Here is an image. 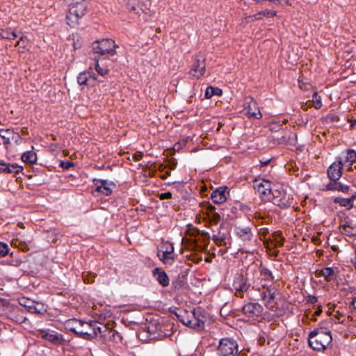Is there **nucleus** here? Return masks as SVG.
Masks as SVG:
<instances>
[{"instance_id": "c03bdc74", "label": "nucleus", "mask_w": 356, "mask_h": 356, "mask_svg": "<svg viewBox=\"0 0 356 356\" xmlns=\"http://www.w3.org/2000/svg\"><path fill=\"white\" fill-rule=\"evenodd\" d=\"M313 100L314 101V108L318 109L321 107L322 104L320 100V97L318 96L316 92H314L313 95Z\"/></svg>"}, {"instance_id": "2eb2a0df", "label": "nucleus", "mask_w": 356, "mask_h": 356, "mask_svg": "<svg viewBox=\"0 0 356 356\" xmlns=\"http://www.w3.org/2000/svg\"><path fill=\"white\" fill-rule=\"evenodd\" d=\"M236 234L238 238L243 242V245H250L253 239V234L251 228L249 227H237L236 229Z\"/></svg>"}, {"instance_id": "9b49d317", "label": "nucleus", "mask_w": 356, "mask_h": 356, "mask_svg": "<svg viewBox=\"0 0 356 356\" xmlns=\"http://www.w3.org/2000/svg\"><path fill=\"white\" fill-rule=\"evenodd\" d=\"M244 109L250 118L260 119L262 115L258 108L257 103L251 97H247L244 100Z\"/></svg>"}, {"instance_id": "37998d69", "label": "nucleus", "mask_w": 356, "mask_h": 356, "mask_svg": "<svg viewBox=\"0 0 356 356\" xmlns=\"http://www.w3.org/2000/svg\"><path fill=\"white\" fill-rule=\"evenodd\" d=\"M226 238L225 234H220V233L217 235L213 236V240L218 245H221L224 240Z\"/></svg>"}, {"instance_id": "1a4fd4ad", "label": "nucleus", "mask_w": 356, "mask_h": 356, "mask_svg": "<svg viewBox=\"0 0 356 356\" xmlns=\"http://www.w3.org/2000/svg\"><path fill=\"white\" fill-rule=\"evenodd\" d=\"M205 70V58L200 55L197 56L192 65L189 74L198 79L204 74Z\"/></svg>"}, {"instance_id": "423d86ee", "label": "nucleus", "mask_w": 356, "mask_h": 356, "mask_svg": "<svg viewBox=\"0 0 356 356\" xmlns=\"http://www.w3.org/2000/svg\"><path fill=\"white\" fill-rule=\"evenodd\" d=\"M250 287L248 279L241 273H236L233 279L232 289L235 290V295L243 298L244 292H246Z\"/></svg>"}, {"instance_id": "f257e3e1", "label": "nucleus", "mask_w": 356, "mask_h": 356, "mask_svg": "<svg viewBox=\"0 0 356 356\" xmlns=\"http://www.w3.org/2000/svg\"><path fill=\"white\" fill-rule=\"evenodd\" d=\"M332 341L331 332L322 327L314 329L308 336L309 346L318 351H323L327 349L331 345Z\"/></svg>"}, {"instance_id": "ea45409f", "label": "nucleus", "mask_w": 356, "mask_h": 356, "mask_svg": "<svg viewBox=\"0 0 356 356\" xmlns=\"http://www.w3.org/2000/svg\"><path fill=\"white\" fill-rule=\"evenodd\" d=\"M9 247L8 245L3 242H0V256L6 257L9 253Z\"/></svg>"}, {"instance_id": "0eeeda50", "label": "nucleus", "mask_w": 356, "mask_h": 356, "mask_svg": "<svg viewBox=\"0 0 356 356\" xmlns=\"http://www.w3.org/2000/svg\"><path fill=\"white\" fill-rule=\"evenodd\" d=\"M174 247L172 243L165 242L161 245L158 252V257L164 264H172L175 259L173 257Z\"/></svg>"}, {"instance_id": "b1692460", "label": "nucleus", "mask_w": 356, "mask_h": 356, "mask_svg": "<svg viewBox=\"0 0 356 356\" xmlns=\"http://www.w3.org/2000/svg\"><path fill=\"white\" fill-rule=\"evenodd\" d=\"M276 11L273 10H264L263 11L258 12L252 16H248L245 17V19H250L251 21L259 20L263 17H273L276 15Z\"/></svg>"}, {"instance_id": "c85d7f7f", "label": "nucleus", "mask_w": 356, "mask_h": 356, "mask_svg": "<svg viewBox=\"0 0 356 356\" xmlns=\"http://www.w3.org/2000/svg\"><path fill=\"white\" fill-rule=\"evenodd\" d=\"M271 237L272 238H269V240L272 243H274V245L275 247H282L283 245L285 238L282 236V232H280V231L275 232L272 234Z\"/></svg>"}, {"instance_id": "864d4df0", "label": "nucleus", "mask_w": 356, "mask_h": 356, "mask_svg": "<svg viewBox=\"0 0 356 356\" xmlns=\"http://www.w3.org/2000/svg\"><path fill=\"white\" fill-rule=\"evenodd\" d=\"M351 305H353V307L356 309V297L354 298L353 299V300L351 301Z\"/></svg>"}, {"instance_id": "f03ea898", "label": "nucleus", "mask_w": 356, "mask_h": 356, "mask_svg": "<svg viewBox=\"0 0 356 356\" xmlns=\"http://www.w3.org/2000/svg\"><path fill=\"white\" fill-rule=\"evenodd\" d=\"M238 343L234 339L222 338L219 341L217 353L219 356H236L238 353Z\"/></svg>"}, {"instance_id": "a19ab883", "label": "nucleus", "mask_w": 356, "mask_h": 356, "mask_svg": "<svg viewBox=\"0 0 356 356\" xmlns=\"http://www.w3.org/2000/svg\"><path fill=\"white\" fill-rule=\"evenodd\" d=\"M350 187L347 185L343 184L341 183H336L334 184V189L337 190L339 191H341L343 193H348Z\"/></svg>"}, {"instance_id": "4be33fe9", "label": "nucleus", "mask_w": 356, "mask_h": 356, "mask_svg": "<svg viewBox=\"0 0 356 356\" xmlns=\"http://www.w3.org/2000/svg\"><path fill=\"white\" fill-rule=\"evenodd\" d=\"M95 185L97 186L96 191L101 193L106 196L110 195L112 193V188L110 187V184L107 181L104 180H94Z\"/></svg>"}, {"instance_id": "4d7b16f0", "label": "nucleus", "mask_w": 356, "mask_h": 356, "mask_svg": "<svg viewBox=\"0 0 356 356\" xmlns=\"http://www.w3.org/2000/svg\"><path fill=\"white\" fill-rule=\"evenodd\" d=\"M222 122H219V124H218V128H217V130H218H218H220V128L221 127V126H222Z\"/></svg>"}, {"instance_id": "a211bd4d", "label": "nucleus", "mask_w": 356, "mask_h": 356, "mask_svg": "<svg viewBox=\"0 0 356 356\" xmlns=\"http://www.w3.org/2000/svg\"><path fill=\"white\" fill-rule=\"evenodd\" d=\"M227 186H222L213 191L211 195V198L215 204H222L227 200Z\"/></svg>"}, {"instance_id": "f3484780", "label": "nucleus", "mask_w": 356, "mask_h": 356, "mask_svg": "<svg viewBox=\"0 0 356 356\" xmlns=\"http://www.w3.org/2000/svg\"><path fill=\"white\" fill-rule=\"evenodd\" d=\"M316 275L318 277H323L327 282H331L337 278L338 270L337 268L333 267L324 268L321 270H318L316 272Z\"/></svg>"}, {"instance_id": "bf43d9fd", "label": "nucleus", "mask_w": 356, "mask_h": 356, "mask_svg": "<svg viewBox=\"0 0 356 356\" xmlns=\"http://www.w3.org/2000/svg\"><path fill=\"white\" fill-rule=\"evenodd\" d=\"M4 130H5V129H0V136H1L2 133H3L2 131H4Z\"/></svg>"}, {"instance_id": "0e129e2a", "label": "nucleus", "mask_w": 356, "mask_h": 356, "mask_svg": "<svg viewBox=\"0 0 356 356\" xmlns=\"http://www.w3.org/2000/svg\"><path fill=\"white\" fill-rule=\"evenodd\" d=\"M287 122H288V120H284L283 121V122H284V124H286Z\"/></svg>"}, {"instance_id": "9d476101", "label": "nucleus", "mask_w": 356, "mask_h": 356, "mask_svg": "<svg viewBox=\"0 0 356 356\" xmlns=\"http://www.w3.org/2000/svg\"><path fill=\"white\" fill-rule=\"evenodd\" d=\"M242 312L249 318L254 320L258 317L261 316L263 307L259 303L249 302L243 307Z\"/></svg>"}, {"instance_id": "79ce46f5", "label": "nucleus", "mask_w": 356, "mask_h": 356, "mask_svg": "<svg viewBox=\"0 0 356 356\" xmlns=\"http://www.w3.org/2000/svg\"><path fill=\"white\" fill-rule=\"evenodd\" d=\"M26 39L27 37L25 35L22 34L20 36L19 40L16 42L15 47L19 46L20 48L25 49L26 47Z\"/></svg>"}, {"instance_id": "2f4dec72", "label": "nucleus", "mask_w": 356, "mask_h": 356, "mask_svg": "<svg viewBox=\"0 0 356 356\" xmlns=\"http://www.w3.org/2000/svg\"><path fill=\"white\" fill-rule=\"evenodd\" d=\"M340 231L342 234L349 236L356 235V227L348 224H343L339 227Z\"/></svg>"}, {"instance_id": "a878e982", "label": "nucleus", "mask_w": 356, "mask_h": 356, "mask_svg": "<svg viewBox=\"0 0 356 356\" xmlns=\"http://www.w3.org/2000/svg\"><path fill=\"white\" fill-rule=\"evenodd\" d=\"M92 330L95 332V338L99 334L102 336H106V332H112V330L106 325L101 324L97 321H92Z\"/></svg>"}, {"instance_id": "bb28decb", "label": "nucleus", "mask_w": 356, "mask_h": 356, "mask_svg": "<svg viewBox=\"0 0 356 356\" xmlns=\"http://www.w3.org/2000/svg\"><path fill=\"white\" fill-rule=\"evenodd\" d=\"M346 155L342 158V164L351 165L356 161V151L354 149H346Z\"/></svg>"}, {"instance_id": "5701e85b", "label": "nucleus", "mask_w": 356, "mask_h": 356, "mask_svg": "<svg viewBox=\"0 0 356 356\" xmlns=\"http://www.w3.org/2000/svg\"><path fill=\"white\" fill-rule=\"evenodd\" d=\"M39 335L42 339L47 340L53 343L60 342L61 335H58L55 332H48L45 330H39Z\"/></svg>"}, {"instance_id": "7c9ffc66", "label": "nucleus", "mask_w": 356, "mask_h": 356, "mask_svg": "<svg viewBox=\"0 0 356 356\" xmlns=\"http://www.w3.org/2000/svg\"><path fill=\"white\" fill-rule=\"evenodd\" d=\"M0 35L2 38L7 40H15L18 35L13 31L10 28H6L4 29H1L0 31Z\"/></svg>"}, {"instance_id": "69168bd1", "label": "nucleus", "mask_w": 356, "mask_h": 356, "mask_svg": "<svg viewBox=\"0 0 356 356\" xmlns=\"http://www.w3.org/2000/svg\"><path fill=\"white\" fill-rule=\"evenodd\" d=\"M352 170V167H351V166H350V167L348 168V170Z\"/></svg>"}, {"instance_id": "8fccbe9b", "label": "nucleus", "mask_w": 356, "mask_h": 356, "mask_svg": "<svg viewBox=\"0 0 356 356\" xmlns=\"http://www.w3.org/2000/svg\"><path fill=\"white\" fill-rule=\"evenodd\" d=\"M307 302L310 304H315L318 302V298L314 296H308L307 298Z\"/></svg>"}, {"instance_id": "4c0bfd02", "label": "nucleus", "mask_w": 356, "mask_h": 356, "mask_svg": "<svg viewBox=\"0 0 356 356\" xmlns=\"http://www.w3.org/2000/svg\"><path fill=\"white\" fill-rule=\"evenodd\" d=\"M1 138L4 145L10 143L11 141V134H13V129H7L2 131Z\"/></svg>"}, {"instance_id": "338daca9", "label": "nucleus", "mask_w": 356, "mask_h": 356, "mask_svg": "<svg viewBox=\"0 0 356 356\" xmlns=\"http://www.w3.org/2000/svg\"><path fill=\"white\" fill-rule=\"evenodd\" d=\"M170 175V172H166L165 175Z\"/></svg>"}, {"instance_id": "13d9d810", "label": "nucleus", "mask_w": 356, "mask_h": 356, "mask_svg": "<svg viewBox=\"0 0 356 356\" xmlns=\"http://www.w3.org/2000/svg\"><path fill=\"white\" fill-rule=\"evenodd\" d=\"M26 301H27L26 300H24V303L20 302V304H21V305H24V306H26Z\"/></svg>"}, {"instance_id": "c756f323", "label": "nucleus", "mask_w": 356, "mask_h": 356, "mask_svg": "<svg viewBox=\"0 0 356 356\" xmlns=\"http://www.w3.org/2000/svg\"><path fill=\"white\" fill-rule=\"evenodd\" d=\"M21 159L25 163L33 164L37 161V155L33 150L27 151L22 155Z\"/></svg>"}, {"instance_id": "393cba45", "label": "nucleus", "mask_w": 356, "mask_h": 356, "mask_svg": "<svg viewBox=\"0 0 356 356\" xmlns=\"http://www.w3.org/2000/svg\"><path fill=\"white\" fill-rule=\"evenodd\" d=\"M356 200V191L349 198L335 197L334 202L339 204L341 207L350 209L353 207V202Z\"/></svg>"}, {"instance_id": "09e8293b", "label": "nucleus", "mask_w": 356, "mask_h": 356, "mask_svg": "<svg viewBox=\"0 0 356 356\" xmlns=\"http://www.w3.org/2000/svg\"><path fill=\"white\" fill-rule=\"evenodd\" d=\"M60 165L63 168L69 169L74 165V163L72 161H65V162L63 161L61 163Z\"/></svg>"}, {"instance_id": "a18cd8bd", "label": "nucleus", "mask_w": 356, "mask_h": 356, "mask_svg": "<svg viewBox=\"0 0 356 356\" xmlns=\"http://www.w3.org/2000/svg\"><path fill=\"white\" fill-rule=\"evenodd\" d=\"M22 140V138L20 136V135L13 130V134H11V140L14 141L16 144L19 145Z\"/></svg>"}, {"instance_id": "aec40b11", "label": "nucleus", "mask_w": 356, "mask_h": 356, "mask_svg": "<svg viewBox=\"0 0 356 356\" xmlns=\"http://www.w3.org/2000/svg\"><path fill=\"white\" fill-rule=\"evenodd\" d=\"M153 275L156 277V280L162 286H167L169 285V277L164 270L159 268H156L152 271Z\"/></svg>"}, {"instance_id": "603ef678", "label": "nucleus", "mask_w": 356, "mask_h": 356, "mask_svg": "<svg viewBox=\"0 0 356 356\" xmlns=\"http://www.w3.org/2000/svg\"><path fill=\"white\" fill-rule=\"evenodd\" d=\"M22 134L25 135L28 133V129L26 127H23L21 130Z\"/></svg>"}, {"instance_id": "3c124183", "label": "nucleus", "mask_w": 356, "mask_h": 356, "mask_svg": "<svg viewBox=\"0 0 356 356\" xmlns=\"http://www.w3.org/2000/svg\"><path fill=\"white\" fill-rule=\"evenodd\" d=\"M134 156L136 161H139L143 158V154L140 152H137L134 154Z\"/></svg>"}, {"instance_id": "49530a36", "label": "nucleus", "mask_w": 356, "mask_h": 356, "mask_svg": "<svg viewBox=\"0 0 356 356\" xmlns=\"http://www.w3.org/2000/svg\"><path fill=\"white\" fill-rule=\"evenodd\" d=\"M334 317L338 320V322L343 323L345 321V315L339 311H336Z\"/></svg>"}, {"instance_id": "c9c22d12", "label": "nucleus", "mask_w": 356, "mask_h": 356, "mask_svg": "<svg viewBox=\"0 0 356 356\" xmlns=\"http://www.w3.org/2000/svg\"><path fill=\"white\" fill-rule=\"evenodd\" d=\"M221 94H222V90L220 89H219L218 88H214L212 86H209L207 88V90L205 91V97L207 99H209L214 95H220Z\"/></svg>"}, {"instance_id": "72a5a7b5", "label": "nucleus", "mask_w": 356, "mask_h": 356, "mask_svg": "<svg viewBox=\"0 0 356 356\" xmlns=\"http://www.w3.org/2000/svg\"><path fill=\"white\" fill-rule=\"evenodd\" d=\"M321 313L322 309L320 307L317 308L314 313H312V312H307L302 318V321L306 322L309 319L315 321L316 320L315 316H319Z\"/></svg>"}, {"instance_id": "e433bc0d", "label": "nucleus", "mask_w": 356, "mask_h": 356, "mask_svg": "<svg viewBox=\"0 0 356 356\" xmlns=\"http://www.w3.org/2000/svg\"><path fill=\"white\" fill-rule=\"evenodd\" d=\"M286 195H284L282 198L274 197L273 202L275 204H277L281 207L286 208L290 205L289 200H286Z\"/></svg>"}, {"instance_id": "20e7f679", "label": "nucleus", "mask_w": 356, "mask_h": 356, "mask_svg": "<svg viewBox=\"0 0 356 356\" xmlns=\"http://www.w3.org/2000/svg\"><path fill=\"white\" fill-rule=\"evenodd\" d=\"M116 47L117 45L112 39H103L92 43V50L95 53L100 55H114L116 53Z\"/></svg>"}, {"instance_id": "dca6fc26", "label": "nucleus", "mask_w": 356, "mask_h": 356, "mask_svg": "<svg viewBox=\"0 0 356 356\" xmlns=\"http://www.w3.org/2000/svg\"><path fill=\"white\" fill-rule=\"evenodd\" d=\"M23 170V168L17 163H7L0 161V173L16 175Z\"/></svg>"}, {"instance_id": "58836bf2", "label": "nucleus", "mask_w": 356, "mask_h": 356, "mask_svg": "<svg viewBox=\"0 0 356 356\" xmlns=\"http://www.w3.org/2000/svg\"><path fill=\"white\" fill-rule=\"evenodd\" d=\"M94 68L95 70H96V72L101 76H104L105 75H106L108 72V69L105 67V66H102L101 67L99 63V60H97L95 63V66H94Z\"/></svg>"}, {"instance_id": "7ed1b4c3", "label": "nucleus", "mask_w": 356, "mask_h": 356, "mask_svg": "<svg viewBox=\"0 0 356 356\" xmlns=\"http://www.w3.org/2000/svg\"><path fill=\"white\" fill-rule=\"evenodd\" d=\"M86 5L83 2L76 3L73 5L67 14L66 19L67 23L71 27L76 26L80 18L84 16L86 13Z\"/></svg>"}, {"instance_id": "39448f33", "label": "nucleus", "mask_w": 356, "mask_h": 356, "mask_svg": "<svg viewBox=\"0 0 356 356\" xmlns=\"http://www.w3.org/2000/svg\"><path fill=\"white\" fill-rule=\"evenodd\" d=\"M204 312L201 308H197L191 313V316H188L186 319L181 320L184 324L192 328H203L207 316L204 314Z\"/></svg>"}, {"instance_id": "f8f14e48", "label": "nucleus", "mask_w": 356, "mask_h": 356, "mask_svg": "<svg viewBox=\"0 0 356 356\" xmlns=\"http://www.w3.org/2000/svg\"><path fill=\"white\" fill-rule=\"evenodd\" d=\"M275 288H266V284L263 285V291L261 293V298L264 302L266 307L268 309H273L275 307Z\"/></svg>"}, {"instance_id": "6ab92c4d", "label": "nucleus", "mask_w": 356, "mask_h": 356, "mask_svg": "<svg viewBox=\"0 0 356 356\" xmlns=\"http://www.w3.org/2000/svg\"><path fill=\"white\" fill-rule=\"evenodd\" d=\"M206 214L210 222L213 225H217L220 222L221 216L220 214L216 211V207L211 204H209L206 207Z\"/></svg>"}, {"instance_id": "f704fd0d", "label": "nucleus", "mask_w": 356, "mask_h": 356, "mask_svg": "<svg viewBox=\"0 0 356 356\" xmlns=\"http://www.w3.org/2000/svg\"><path fill=\"white\" fill-rule=\"evenodd\" d=\"M83 321L77 319H70L66 322V325L70 330L75 333L74 327H81V324Z\"/></svg>"}, {"instance_id": "e2e57ef3", "label": "nucleus", "mask_w": 356, "mask_h": 356, "mask_svg": "<svg viewBox=\"0 0 356 356\" xmlns=\"http://www.w3.org/2000/svg\"><path fill=\"white\" fill-rule=\"evenodd\" d=\"M156 31L157 32H160V31H161V29H160V28H158V29H156Z\"/></svg>"}, {"instance_id": "6e6552de", "label": "nucleus", "mask_w": 356, "mask_h": 356, "mask_svg": "<svg viewBox=\"0 0 356 356\" xmlns=\"http://www.w3.org/2000/svg\"><path fill=\"white\" fill-rule=\"evenodd\" d=\"M254 188L258 192L263 199H270L272 192L271 183L266 179H256L253 184Z\"/></svg>"}, {"instance_id": "5fc2aeb1", "label": "nucleus", "mask_w": 356, "mask_h": 356, "mask_svg": "<svg viewBox=\"0 0 356 356\" xmlns=\"http://www.w3.org/2000/svg\"><path fill=\"white\" fill-rule=\"evenodd\" d=\"M236 356H247V355L244 353H242V352H238V353L236 354Z\"/></svg>"}, {"instance_id": "052dcab7", "label": "nucleus", "mask_w": 356, "mask_h": 356, "mask_svg": "<svg viewBox=\"0 0 356 356\" xmlns=\"http://www.w3.org/2000/svg\"><path fill=\"white\" fill-rule=\"evenodd\" d=\"M268 162H269V161H264V165H267V164L268 163Z\"/></svg>"}, {"instance_id": "6e6d98bb", "label": "nucleus", "mask_w": 356, "mask_h": 356, "mask_svg": "<svg viewBox=\"0 0 356 356\" xmlns=\"http://www.w3.org/2000/svg\"><path fill=\"white\" fill-rule=\"evenodd\" d=\"M17 225L21 228H24V224L22 222H18Z\"/></svg>"}, {"instance_id": "cd10ccee", "label": "nucleus", "mask_w": 356, "mask_h": 356, "mask_svg": "<svg viewBox=\"0 0 356 356\" xmlns=\"http://www.w3.org/2000/svg\"><path fill=\"white\" fill-rule=\"evenodd\" d=\"M89 78H92L94 80H97L95 74L90 71L82 72L79 73L77 76V82L79 85H86Z\"/></svg>"}, {"instance_id": "412c9836", "label": "nucleus", "mask_w": 356, "mask_h": 356, "mask_svg": "<svg viewBox=\"0 0 356 356\" xmlns=\"http://www.w3.org/2000/svg\"><path fill=\"white\" fill-rule=\"evenodd\" d=\"M32 240L23 241L19 238L13 239L11 243V245L15 248H18L23 252L29 251L33 247Z\"/></svg>"}, {"instance_id": "680f3d73", "label": "nucleus", "mask_w": 356, "mask_h": 356, "mask_svg": "<svg viewBox=\"0 0 356 356\" xmlns=\"http://www.w3.org/2000/svg\"><path fill=\"white\" fill-rule=\"evenodd\" d=\"M354 266H355V268L356 269V260L354 261Z\"/></svg>"}, {"instance_id": "de8ad7c7", "label": "nucleus", "mask_w": 356, "mask_h": 356, "mask_svg": "<svg viewBox=\"0 0 356 356\" xmlns=\"http://www.w3.org/2000/svg\"><path fill=\"white\" fill-rule=\"evenodd\" d=\"M172 193H170V192H165V193H161L159 195V198H160V200H165V199H170V198L172 197Z\"/></svg>"}, {"instance_id": "ddd939ff", "label": "nucleus", "mask_w": 356, "mask_h": 356, "mask_svg": "<svg viewBox=\"0 0 356 356\" xmlns=\"http://www.w3.org/2000/svg\"><path fill=\"white\" fill-rule=\"evenodd\" d=\"M74 330L75 334L83 339L91 340L95 338V332L92 330V321H83L81 327H74Z\"/></svg>"}, {"instance_id": "4468645a", "label": "nucleus", "mask_w": 356, "mask_h": 356, "mask_svg": "<svg viewBox=\"0 0 356 356\" xmlns=\"http://www.w3.org/2000/svg\"><path fill=\"white\" fill-rule=\"evenodd\" d=\"M342 157H337V161L332 163L327 169V175L332 180H339L342 175Z\"/></svg>"}, {"instance_id": "473e14b6", "label": "nucleus", "mask_w": 356, "mask_h": 356, "mask_svg": "<svg viewBox=\"0 0 356 356\" xmlns=\"http://www.w3.org/2000/svg\"><path fill=\"white\" fill-rule=\"evenodd\" d=\"M260 276L261 280L266 281H272L273 276L272 273L266 267L261 266L260 268Z\"/></svg>"}, {"instance_id": "774afa93", "label": "nucleus", "mask_w": 356, "mask_h": 356, "mask_svg": "<svg viewBox=\"0 0 356 356\" xmlns=\"http://www.w3.org/2000/svg\"><path fill=\"white\" fill-rule=\"evenodd\" d=\"M177 146V144L175 145L174 148L175 149Z\"/></svg>"}]
</instances>
